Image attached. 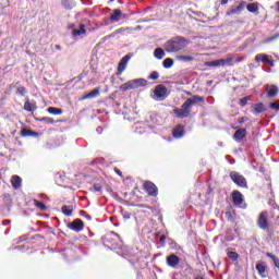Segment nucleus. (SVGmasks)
<instances>
[{"label":"nucleus","instance_id":"nucleus-26","mask_svg":"<svg viewBox=\"0 0 279 279\" xmlns=\"http://www.w3.org/2000/svg\"><path fill=\"white\" fill-rule=\"evenodd\" d=\"M63 215H65V217H71V215H73V206L71 205H64L61 208Z\"/></svg>","mask_w":279,"mask_h":279},{"label":"nucleus","instance_id":"nucleus-37","mask_svg":"<svg viewBox=\"0 0 279 279\" xmlns=\"http://www.w3.org/2000/svg\"><path fill=\"white\" fill-rule=\"evenodd\" d=\"M205 64L206 66H221V59L208 61Z\"/></svg>","mask_w":279,"mask_h":279},{"label":"nucleus","instance_id":"nucleus-6","mask_svg":"<svg viewBox=\"0 0 279 279\" xmlns=\"http://www.w3.org/2000/svg\"><path fill=\"white\" fill-rule=\"evenodd\" d=\"M154 95L157 98V101H165L169 97L167 86L160 84L155 87Z\"/></svg>","mask_w":279,"mask_h":279},{"label":"nucleus","instance_id":"nucleus-60","mask_svg":"<svg viewBox=\"0 0 279 279\" xmlns=\"http://www.w3.org/2000/svg\"><path fill=\"white\" fill-rule=\"evenodd\" d=\"M196 14H197V16H204V13H202V12H198Z\"/></svg>","mask_w":279,"mask_h":279},{"label":"nucleus","instance_id":"nucleus-52","mask_svg":"<svg viewBox=\"0 0 279 279\" xmlns=\"http://www.w3.org/2000/svg\"><path fill=\"white\" fill-rule=\"evenodd\" d=\"M80 215H82V217H86V211L81 210Z\"/></svg>","mask_w":279,"mask_h":279},{"label":"nucleus","instance_id":"nucleus-58","mask_svg":"<svg viewBox=\"0 0 279 279\" xmlns=\"http://www.w3.org/2000/svg\"><path fill=\"white\" fill-rule=\"evenodd\" d=\"M239 151H243V148H239L235 150V154H239Z\"/></svg>","mask_w":279,"mask_h":279},{"label":"nucleus","instance_id":"nucleus-39","mask_svg":"<svg viewBox=\"0 0 279 279\" xmlns=\"http://www.w3.org/2000/svg\"><path fill=\"white\" fill-rule=\"evenodd\" d=\"M228 256L231 260H238L239 259V253L234 252V251H230L228 252Z\"/></svg>","mask_w":279,"mask_h":279},{"label":"nucleus","instance_id":"nucleus-62","mask_svg":"<svg viewBox=\"0 0 279 279\" xmlns=\"http://www.w3.org/2000/svg\"><path fill=\"white\" fill-rule=\"evenodd\" d=\"M189 271H190V274H192L193 272V268H189Z\"/></svg>","mask_w":279,"mask_h":279},{"label":"nucleus","instance_id":"nucleus-53","mask_svg":"<svg viewBox=\"0 0 279 279\" xmlns=\"http://www.w3.org/2000/svg\"><path fill=\"white\" fill-rule=\"evenodd\" d=\"M234 162H236L234 159H229L230 165H234Z\"/></svg>","mask_w":279,"mask_h":279},{"label":"nucleus","instance_id":"nucleus-10","mask_svg":"<svg viewBox=\"0 0 279 279\" xmlns=\"http://www.w3.org/2000/svg\"><path fill=\"white\" fill-rule=\"evenodd\" d=\"M130 60H132V53H128L120 60L118 64V75H121V73L128 69V62H130Z\"/></svg>","mask_w":279,"mask_h":279},{"label":"nucleus","instance_id":"nucleus-7","mask_svg":"<svg viewBox=\"0 0 279 279\" xmlns=\"http://www.w3.org/2000/svg\"><path fill=\"white\" fill-rule=\"evenodd\" d=\"M144 191H146L150 197H158V186L151 181H146L144 183Z\"/></svg>","mask_w":279,"mask_h":279},{"label":"nucleus","instance_id":"nucleus-45","mask_svg":"<svg viewBox=\"0 0 279 279\" xmlns=\"http://www.w3.org/2000/svg\"><path fill=\"white\" fill-rule=\"evenodd\" d=\"M94 191H95V193H101V186L95 185Z\"/></svg>","mask_w":279,"mask_h":279},{"label":"nucleus","instance_id":"nucleus-29","mask_svg":"<svg viewBox=\"0 0 279 279\" xmlns=\"http://www.w3.org/2000/svg\"><path fill=\"white\" fill-rule=\"evenodd\" d=\"M254 111L255 114H260L262 112H265V105H263V102L254 105Z\"/></svg>","mask_w":279,"mask_h":279},{"label":"nucleus","instance_id":"nucleus-35","mask_svg":"<svg viewBox=\"0 0 279 279\" xmlns=\"http://www.w3.org/2000/svg\"><path fill=\"white\" fill-rule=\"evenodd\" d=\"M15 94L20 95V97H25V95H27V88H25L24 86H20L16 88Z\"/></svg>","mask_w":279,"mask_h":279},{"label":"nucleus","instance_id":"nucleus-11","mask_svg":"<svg viewBox=\"0 0 279 279\" xmlns=\"http://www.w3.org/2000/svg\"><path fill=\"white\" fill-rule=\"evenodd\" d=\"M68 228L74 232H82L84 230V221L82 219H75L68 225Z\"/></svg>","mask_w":279,"mask_h":279},{"label":"nucleus","instance_id":"nucleus-12","mask_svg":"<svg viewBox=\"0 0 279 279\" xmlns=\"http://www.w3.org/2000/svg\"><path fill=\"white\" fill-rule=\"evenodd\" d=\"M184 134H186V131L182 124L177 125L172 131L173 138H182Z\"/></svg>","mask_w":279,"mask_h":279},{"label":"nucleus","instance_id":"nucleus-40","mask_svg":"<svg viewBox=\"0 0 279 279\" xmlns=\"http://www.w3.org/2000/svg\"><path fill=\"white\" fill-rule=\"evenodd\" d=\"M278 38H279V33H277L274 36H270V37L264 39V43H274V40H278Z\"/></svg>","mask_w":279,"mask_h":279},{"label":"nucleus","instance_id":"nucleus-46","mask_svg":"<svg viewBox=\"0 0 279 279\" xmlns=\"http://www.w3.org/2000/svg\"><path fill=\"white\" fill-rule=\"evenodd\" d=\"M240 106H242V108L245 107V97L240 99Z\"/></svg>","mask_w":279,"mask_h":279},{"label":"nucleus","instance_id":"nucleus-55","mask_svg":"<svg viewBox=\"0 0 279 279\" xmlns=\"http://www.w3.org/2000/svg\"><path fill=\"white\" fill-rule=\"evenodd\" d=\"M8 223H10V220H4L3 221V226H8Z\"/></svg>","mask_w":279,"mask_h":279},{"label":"nucleus","instance_id":"nucleus-28","mask_svg":"<svg viewBox=\"0 0 279 279\" xmlns=\"http://www.w3.org/2000/svg\"><path fill=\"white\" fill-rule=\"evenodd\" d=\"M267 95L269 97H276V95H278V86L276 85H271L270 87H268V93Z\"/></svg>","mask_w":279,"mask_h":279},{"label":"nucleus","instance_id":"nucleus-44","mask_svg":"<svg viewBox=\"0 0 279 279\" xmlns=\"http://www.w3.org/2000/svg\"><path fill=\"white\" fill-rule=\"evenodd\" d=\"M266 256H268V258H271L272 262H275L278 257H276V255L271 254V253H266Z\"/></svg>","mask_w":279,"mask_h":279},{"label":"nucleus","instance_id":"nucleus-31","mask_svg":"<svg viewBox=\"0 0 279 279\" xmlns=\"http://www.w3.org/2000/svg\"><path fill=\"white\" fill-rule=\"evenodd\" d=\"M37 121H40L41 123H46L47 125H53V123H56V120H53L52 118H49V117H43V118L38 119Z\"/></svg>","mask_w":279,"mask_h":279},{"label":"nucleus","instance_id":"nucleus-17","mask_svg":"<svg viewBox=\"0 0 279 279\" xmlns=\"http://www.w3.org/2000/svg\"><path fill=\"white\" fill-rule=\"evenodd\" d=\"M245 138V129H239L235 131V133L233 134V140L236 143H241V141H243Z\"/></svg>","mask_w":279,"mask_h":279},{"label":"nucleus","instance_id":"nucleus-8","mask_svg":"<svg viewBox=\"0 0 279 279\" xmlns=\"http://www.w3.org/2000/svg\"><path fill=\"white\" fill-rule=\"evenodd\" d=\"M230 179L232 180V182H234V184H236V186H241L242 189H244V186H245V177L241 175L236 171H231L230 172Z\"/></svg>","mask_w":279,"mask_h":279},{"label":"nucleus","instance_id":"nucleus-61","mask_svg":"<svg viewBox=\"0 0 279 279\" xmlns=\"http://www.w3.org/2000/svg\"><path fill=\"white\" fill-rule=\"evenodd\" d=\"M245 121V118H241V120L239 121V123H243Z\"/></svg>","mask_w":279,"mask_h":279},{"label":"nucleus","instance_id":"nucleus-42","mask_svg":"<svg viewBox=\"0 0 279 279\" xmlns=\"http://www.w3.org/2000/svg\"><path fill=\"white\" fill-rule=\"evenodd\" d=\"M165 241H167V236L161 235L160 239H159L160 247H165Z\"/></svg>","mask_w":279,"mask_h":279},{"label":"nucleus","instance_id":"nucleus-23","mask_svg":"<svg viewBox=\"0 0 279 279\" xmlns=\"http://www.w3.org/2000/svg\"><path fill=\"white\" fill-rule=\"evenodd\" d=\"M61 5L64 10H73V8H75V2H73V0H61Z\"/></svg>","mask_w":279,"mask_h":279},{"label":"nucleus","instance_id":"nucleus-30","mask_svg":"<svg viewBox=\"0 0 279 279\" xmlns=\"http://www.w3.org/2000/svg\"><path fill=\"white\" fill-rule=\"evenodd\" d=\"M177 60H179L180 62H193V60H195L193 57L191 56H177Z\"/></svg>","mask_w":279,"mask_h":279},{"label":"nucleus","instance_id":"nucleus-18","mask_svg":"<svg viewBox=\"0 0 279 279\" xmlns=\"http://www.w3.org/2000/svg\"><path fill=\"white\" fill-rule=\"evenodd\" d=\"M99 87L93 89L92 92L85 94L81 99L84 101L86 99H95V97H99Z\"/></svg>","mask_w":279,"mask_h":279},{"label":"nucleus","instance_id":"nucleus-2","mask_svg":"<svg viewBox=\"0 0 279 279\" xmlns=\"http://www.w3.org/2000/svg\"><path fill=\"white\" fill-rule=\"evenodd\" d=\"M257 226L259 230H264L268 239H274V235L279 233V225L269 226V213L264 210L257 218Z\"/></svg>","mask_w":279,"mask_h":279},{"label":"nucleus","instance_id":"nucleus-64","mask_svg":"<svg viewBox=\"0 0 279 279\" xmlns=\"http://www.w3.org/2000/svg\"><path fill=\"white\" fill-rule=\"evenodd\" d=\"M277 221H279V216L277 217Z\"/></svg>","mask_w":279,"mask_h":279},{"label":"nucleus","instance_id":"nucleus-13","mask_svg":"<svg viewBox=\"0 0 279 279\" xmlns=\"http://www.w3.org/2000/svg\"><path fill=\"white\" fill-rule=\"evenodd\" d=\"M231 197L234 206H241V204H243V194H241V192L236 190L233 191Z\"/></svg>","mask_w":279,"mask_h":279},{"label":"nucleus","instance_id":"nucleus-25","mask_svg":"<svg viewBox=\"0 0 279 279\" xmlns=\"http://www.w3.org/2000/svg\"><path fill=\"white\" fill-rule=\"evenodd\" d=\"M21 136H23V137H27V136L36 137V136H38V132L27 130V129H23L21 131Z\"/></svg>","mask_w":279,"mask_h":279},{"label":"nucleus","instance_id":"nucleus-21","mask_svg":"<svg viewBox=\"0 0 279 279\" xmlns=\"http://www.w3.org/2000/svg\"><path fill=\"white\" fill-rule=\"evenodd\" d=\"M255 62H264V64H267L269 62V56L265 53H258L255 57Z\"/></svg>","mask_w":279,"mask_h":279},{"label":"nucleus","instance_id":"nucleus-49","mask_svg":"<svg viewBox=\"0 0 279 279\" xmlns=\"http://www.w3.org/2000/svg\"><path fill=\"white\" fill-rule=\"evenodd\" d=\"M114 171L118 175H123V172H121L118 168H116Z\"/></svg>","mask_w":279,"mask_h":279},{"label":"nucleus","instance_id":"nucleus-15","mask_svg":"<svg viewBox=\"0 0 279 279\" xmlns=\"http://www.w3.org/2000/svg\"><path fill=\"white\" fill-rule=\"evenodd\" d=\"M121 16H123L121 9H116L110 15L109 21H111L112 23H119V21H121Z\"/></svg>","mask_w":279,"mask_h":279},{"label":"nucleus","instance_id":"nucleus-1","mask_svg":"<svg viewBox=\"0 0 279 279\" xmlns=\"http://www.w3.org/2000/svg\"><path fill=\"white\" fill-rule=\"evenodd\" d=\"M190 44L191 41L186 37H172L170 40L166 41L165 50L167 53H179V51H184Z\"/></svg>","mask_w":279,"mask_h":279},{"label":"nucleus","instance_id":"nucleus-27","mask_svg":"<svg viewBox=\"0 0 279 279\" xmlns=\"http://www.w3.org/2000/svg\"><path fill=\"white\" fill-rule=\"evenodd\" d=\"M154 57L157 60H162V58H165V50H162V48H156L154 51Z\"/></svg>","mask_w":279,"mask_h":279},{"label":"nucleus","instance_id":"nucleus-59","mask_svg":"<svg viewBox=\"0 0 279 279\" xmlns=\"http://www.w3.org/2000/svg\"><path fill=\"white\" fill-rule=\"evenodd\" d=\"M194 279H204L202 276H196Z\"/></svg>","mask_w":279,"mask_h":279},{"label":"nucleus","instance_id":"nucleus-34","mask_svg":"<svg viewBox=\"0 0 279 279\" xmlns=\"http://www.w3.org/2000/svg\"><path fill=\"white\" fill-rule=\"evenodd\" d=\"M47 112H49V114H62V109L56 108V107H49L47 109Z\"/></svg>","mask_w":279,"mask_h":279},{"label":"nucleus","instance_id":"nucleus-63","mask_svg":"<svg viewBox=\"0 0 279 279\" xmlns=\"http://www.w3.org/2000/svg\"><path fill=\"white\" fill-rule=\"evenodd\" d=\"M56 49H60V46H59V45H57V46H56Z\"/></svg>","mask_w":279,"mask_h":279},{"label":"nucleus","instance_id":"nucleus-54","mask_svg":"<svg viewBox=\"0 0 279 279\" xmlns=\"http://www.w3.org/2000/svg\"><path fill=\"white\" fill-rule=\"evenodd\" d=\"M277 12H279V1L276 2Z\"/></svg>","mask_w":279,"mask_h":279},{"label":"nucleus","instance_id":"nucleus-19","mask_svg":"<svg viewBox=\"0 0 279 279\" xmlns=\"http://www.w3.org/2000/svg\"><path fill=\"white\" fill-rule=\"evenodd\" d=\"M22 182H23V180L19 175H13L12 179H11L12 186L15 190L21 189Z\"/></svg>","mask_w":279,"mask_h":279},{"label":"nucleus","instance_id":"nucleus-36","mask_svg":"<svg viewBox=\"0 0 279 279\" xmlns=\"http://www.w3.org/2000/svg\"><path fill=\"white\" fill-rule=\"evenodd\" d=\"M34 206H36V208H39V210H47V205L39 202L38 199H34Z\"/></svg>","mask_w":279,"mask_h":279},{"label":"nucleus","instance_id":"nucleus-38","mask_svg":"<svg viewBox=\"0 0 279 279\" xmlns=\"http://www.w3.org/2000/svg\"><path fill=\"white\" fill-rule=\"evenodd\" d=\"M174 114H177V117L179 119H186L187 118L186 113H184V111L182 109H174Z\"/></svg>","mask_w":279,"mask_h":279},{"label":"nucleus","instance_id":"nucleus-32","mask_svg":"<svg viewBox=\"0 0 279 279\" xmlns=\"http://www.w3.org/2000/svg\"><path fill=\"white\" fill-rule=\"evenodd\" d=\"M162 66H163V69H171V66H173V59H171V58H166V59L162 61Z\"/></svg>","mask_w":279,"mask_h":279},{"label":"nucleus","instance_id":"nucleus-16","mask_svg":"<svg viewBox=\"0 0 279 279\" xmlns=\"http://www.w3.org/2000/svg\"><path fill=\"white\" fill-rule=\"evenodd\" d=\"M243 5H245V1H242L238 7L231 8V9L227 12V16H232V15H234V14H240L241 11L243 10Z\"/></svg>","mask_w":279,"mask_h":279},{"label":"nucleus","instance_id":"nucleus-4","mask_svg":"<svg viewBox=\"0 0 279 279\" xmlns=\"http://www.w3.org/2000/svg\"><path fill=\"white\" fill-rule=\"evenodd\" d=\"M204 101H206V98L194 95L184 101V104L181 106V109L184 112V114H186V117H191V108H193L195 104H204Z\"/></svg>","mask_w":279,"mask_h":279},{"label":"nucleus","instance_id":"nucleus-3","mask_svg":"<svg viewBox=\"0 0 279 279\" xmlns=\"http://www.w3.org/2000/svg\"><path fill=\"white\" fill-rule=\"evenodd\" d=\"M102 243L108 250H120V247H123V241H121V238L114 231L105 235L102 238Z\"/></svg>","mask_w":279,"mask_h":279},{"label":"nucleus","instance_id":"nucleus-24","mask_svg":"<svg viewBox=\"0 0 279 279\" xmlns=\"http://www.w3.org/2000/svg\"><path fill=\"white\" fill-rule=\"evenodd\" d=\"M221 66H233L234 65V58L228 57L226 59H220Z\"/></svg>","mask_w":279,"mask_h":279},{"label":"nucleus","instance_id":"nucleus-43","mask_svg":"<svg viewBox=\"0 0 279 279\" xmlns=\"http://www.w3.org/2000/svg\"><path fill=\"white\" fill-rule=\"evenodd\" d=\"M269 108H271V110H278V111H279V105L276 104V102H271V104L269 105Z\"/></svg>","mask_w":279,"mask_h":279},{"label":"nucleus","instance_id":"nucleus-47","mask_svg":"<svg viewBox=\"0 0 279 279\" xmlns=\"http://www.w3.org/2000/svg\"><path fill=\"white\" fill-rule=\"evenodd\" d=\"M272 263H274L275 267H277V269H279V259L277 258Z\"/></svg>","mask_w":279,"mask_h":279},{"label":"nucleus","instance_id":"nucleus-56","mask_svg":"<svg viewBox=\"0 0 279 279\" xmlns=\"http://www.w3.org/2000/svg\"><path fill=\"white\" fill-rule=\"evenodd\" d=\"M25 246L24 245H20V246H16V250H23Z\"/></svg>","mask_w":279,"mask_h":279},{"label":"nucleus","instance_id":"nucleus-48","mask_svg":"<svg viewBox=\"0 0 279 279\" xmlns=\"http://www.w3.org/2000/svg\"><path fill=\"white\" fill-rule=\"evenodd\" d=\"M96 132H97L98 134H101V132H104V129H101V126H98V128L96 129Z\"/></svg>","mask_w":279,"mask_h":279},{"label":"nucleus","instance_id":"nucleus-14","mask_svg":"<svg viewBox=\"0 0 279 279\" xmlns=\"http://www.w3.org/2000/svg\"><path fill=\"white\" fill-rule=\"evenodd\" d=\"M260 8V4L258 2H251L246 4L247 12H251L252 14L258 15V10Z\"/></svg>","mask_w":279,"mask_h":279},{"label":"nucleus","instance_id":"nucleus-9","mask_svg":"<svg viewBox=\"0 0 279 279\" xmlns=\"http://www.w3.org/2000/svg\"><path fill=\"white\" fill-rule=\"evenodd\" d=\"M166 263L168 267H171L172 269H178L180 267V257L175 254H170L166 258Z\"/></svg>","mask_w":279,"mask_h":279},{"label":"nucleus","instance_id":"nucleus-20","mask_svg":"<svg viewBox=\"0 0 279 279\" xmlns=\"http://www.w3.org/2000/svg\"><path fill=\"white\" fill-rule=\"evenodd\" d=\"M83 34H86V28H85L84 24H81L80 28H74L72 31V36L74 38H77V36H82Z\"/></svg>","mask_w":279,"mask_h":279},{"label":"nucleus","instance_id":"nucleus-41","mask_svg":"<svg viewBox=\"0 0 279 279\" xmlns=\"http://www.w3.org/2000/svg\"><path fill=\"white\" fill-rule=\"evenodd\" d=\"M158 77H160V74L157 71L149 74V80H158Z\"/></svg>","mask_w":279,"mask_h":279},{"label":"nucleus","instance_id":"nucleus-22","mask_svg":"<svg viewBox=\"0 0 279 279\" xmlns=\"http://www.w3.org/2000/svg\"><path fill=\"white\" fill-rule=\"evenodd\" d=\"M256 269L262 278H267V267L264 264H257Z\"/></svg>","mask_w":279,"mask_h":279},{"label":"nucleus","instance_id":"nucleus-51","mask_svg":"<svg viewBox=\"0 0 279 279\" xmlns=\"http://www.w3.org/2000/svg\"><path fill=\"white\" fill-rule=\"evenodd\" d=\"M85 218L87 219V221H90L93 219L90 215H85Z\"/></svg>","mask_w":279,"mask_h":279},{"label":"nucleus","instance_id":"nucleus-50","mask_svg":"<svg viewBox=\"0 0 279 279\" xmlns=\"http://www.w3.org/2000/svg\"><path fill=\"white\" fill-rule=\"evenodd\" d=\"M230 0H221L220 4L226 5Z\"/></svg>","mask_w":279,"mask_h":279},{"label":"nucleus","instance_id":"nucleus-33","mask_svg":"<svg viewBox=\"0 0 279 279\" xmlns=\"http://www.w3.org/2000/svg\"><path fill=\"white\" fill-rule=\"evenodd\" d=\"M24 110H26V112H34V110H36V107L32 102L25 101Z\"/></svg>","mask_w":279,"mask_h":279},{"label":"nucleus","instance_id":"nucleus-57","mask_svg":"<svg viewBox=\"0 0 279 279\" xmlns=\"http://www.w3.org/2000/svg\"><path fill=\"white\" fill-rule=\"evenodd\" d=\"M267 64L274 66V61H272V60H269V62H268Z\"/></svg>","mask_w":279,"mask_h":279},{"label":"nucleus","instance_id":"nucleus-5","mask_svg":"<svg viewBox=\"0 0 279 279\" xmlns=\"http://www.w3.org/2000/svg\"><path fill=\"white\" fill-rule=\"evenodd\" d=\"M145 86H147V80L134 78L122 84L120 86V90H122V93H125V90H135L136 88H143Z\"/></svg>","mask_w":279,"mask_h":279}]
</instances>
